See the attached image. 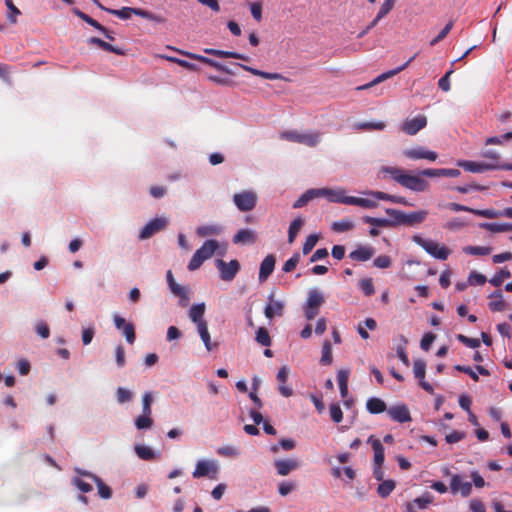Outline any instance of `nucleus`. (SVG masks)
Listing matches in <instances>:
<instances>
[{
	"instance_id": "f257e3e1",
	"label": "nucleus",
	"mask_w": 512,
	"mask_h": 512,
	"mask_svg": "<svg viewBox=\"0 0 512 512\" xmlns=\"http://www.w3.org/2000/svg\"><path fill=\"white\" fill-rule=\"evenodd\" d=\"M386 213L392 218V226L394 225H406L414 226L418 225L426 219L428 211L419 210L406 213L397 209L387 208Z\"/></svg>"
},
{
	"instance_id": "f03ea898",
	"label": "nucleus",
	"mask_w": 512,
	"mask_h": 512,
	"mask_svg": "<svg viewBox=\"0 0 512 512\" xmlns=\"http://www.w3.org/2000/svg\"><path fill=\"white\" fill-rule=\"evenodd\" d=\"M218 248V242L210 239L204 242V244L196 250L192 256L188 269L190 271L197 270L205 260L210 259Z\"/></svg>"
},
{
	"instance_id": "7ed1b4c3",
	"label": "nucleus",
	"mask_w": 512,
	"mask_h": 512,
	"mask_svg": "<svg viewBox=\"0 0 512 512\" xmlns=\"http://www.w3.org/2000/svg\"><path fill=\"white\" fill-rule=\"evenodd\" d=\"M413 241L421 246L428 254L439 260H446L450 255V250L445 245H440L433 240H427L419 235L413 236Z\"/></svg>"
},
{
	"instance_id": "20e7f679",
	"label": "nucleus",
	"mask_w": 512,
	"mask_h": 512,
	"mask_svg": "<svg viewBox=\"0 0 512 512\" xmlns=\"http://www.w3.org/2000/svg\"><path fill=\"white\" fill-rule=\"evenodd\" d=\"M280 137L284 140L304 144L308 147H315L320 141L319 132L299 133L297 131L290 130L282 132Z\"/></svg>"
},
{
	"instance_id": "39448f33",
	"label": "nucleus",
	"mask_w": 512,
	"mask_h": 512,
	"mask_svg": "<svg viewBox=\"0 0 512 512\" xmlns=\"http://www.w3.org/2000/svg\"><path fill=\"white\" fill-rule=\"evenodd\" d=\"M324 303V297L322 293L316 289H312L308 293L307 302L305 305V317L307 320L314 319L318 313L319 308Z\"/></svg>"
},
{
	"instance_id": "423d86ee",
	"label": "nucleus",
	"mask_w": 512,
	"mask_h": 512,
	"mask_svg": "<svg viewBox=\"0 0 512 512\" xmlns=\"http://www.w3.org/2000/svg\"><path fill=\"white\" fill-rule=\"evenodd\" d=\"M398 183L415 192H423L429 188V182L420 175H412L406 172L403 176H400Z\"/></svg>"
},
{
	"instance_id": "0eeeda50",
	"label": "nucleus",
	"mask_w": 512,
	"mask_h": 512,
	"mask_svg": "<svg viewBox=\"0 0 512 512\" xmlns=\"http://www.w3.org/2000/svg\"><path fill=\"white\" fill-rule=\"evenodd\" d=\"M219 471V467L216 461L214 460H200L197 462L195 466V470L193 471L194 478H202L209 477L211 479H216Z\"/></svg>"
},
{
	"instance_id": "6e6552de",
	"label": "nucleus",
	"mask_w": 512,
	"mask_h": 512,
	"mask_svg": "<svg viewBox=\"0 0 512 512\" xmlns=\"http://www.w3.org/2000/svg\"><path fill=\"white\" fill-rule=\"evenodd\" d=\"M233 201L240 211H251L257 203V195L255 192L245 190L233 196Z\"/></svg>"
},
{
	"instance_id": "1a4fd4ad",
	"label": "nucleus",
	"mask_w": 512,
	"mask_h": 512,
	"mask_svg": "<svg viewBox=\"0 0 512 512\" xmlns=\"http://www.w3.org/2000/svg\"><path fill=\"white\" fill-rule=\"evenodd\" d=\"M216 267L220 271L221 279L227 282L232 281L240 270V264L235 259L228 263L222 259H218L216 260Z\"/></svg>"
},
{
	"instance_id": "9d476101",
	"label": "nucleus",
	"mask_w": 512,
	"mask_h": 512,
	"mask_svg": "<svg viewBox=\"0 0 512 512\" xmlns=\"http://www.w3.org/2000/svg\"><path fill=\"white\" fill-rule=\"evenodd\" d=\"M457 166L463 168L465 171H469V172H473V173H482L485 171L500 168V166L498 164L486 163V162H475V161H468V160L457 161Z\"/></svg>"
},
{
	"instance_id": "9b49d317",
	"label": "nucleus",
	"mask_w": 512,
	"mask_h": 512,
	"mask_svg": "<svg viewBox=\"0 0 512 512\" xmlns=\"http://www.w3.org/2000/svg\"><path fill=\"white\" fill-rule=\"evenodd\" d=\"M175 51H177L179 54L181 55H184L190 59H193V60H197L199 62H202L204 64H207L221 72H224V73H227V74H230V75H233L234 73L228 68L226 67L225 65L211 59V58H208V57H205V56H202V55H199V54H195V53H191V52H187V51H183V50H179V49H175Z\"/></svg>"
},
{
	"instance_id": "f8f14e48",
	"label": "nucleus",
	"mask_w": 512,
	"mask_h": 512,
	"mask_svg": "<svg viewBox=\"0 0 512 512\" xmlns=\"http://www.w3.org/2000/svg\"><path fill=\"white\" fill-rule=\"evenodd\" d=\"M427 125V118L424 115H418L412 119H406L401 130L407 135H415Z\"/></svg>"
},
{
	"instance_id": "ddd939ff",
	"label": "nucleus",
	"mask_w": 512,
	"mask_h": 512,
	"mask_svg": "<svg viewBox=\"0 0 512 512\" xmlns=\"http://www.w3.org/2000/svg\"><path fill=\"white\" fill-rule=\"evenodd\" d=\"M166 218H155L147 223L140 231L139 238L142 240L148 239L155 233L163 230L167 225Z\"/></svg>"
},
{
	"instance_id": "4468645a",
	"label": "nucleus",
	"mask_w": 512,
	"mask_h": 512,
	"mask_svg": "<svg viewBox=\"0 0 512 512\" xmlns=\"http://www.w3.org/2000/svg\"><path fill=\"white\" fill-rule=\"evenodd\" d=\"M413 373L415 378L419 380V385L428 393L433 394L432 385L424 380L426 374V362L422 359H416L413 363Z\"/></svg>"
},
{
	"instance_id": "2eb2a0df",
	"label": "nucleus",
	"mask_w": 512,
	"mask_h": 512,
	"mask_svg": "<svg viewBox=\"0 0 512 512\" xmlns=\"http://www.w3.org/2000/svg\"><path fill=\"white\" fill-rule=\"evenodd\" d=\"M451 493H460L463 497H468L472 492V484L468 481H464L458 474L452 475L450 481Z\"/></svg>"
},
{
	"instance_id": "dca6fc26",
	"label": "nucleus",
	"mask_w": 512,
	"mask_h": 512,
	"mask_svg": "<svg viewBox=\"0 0 512 512\" xmlns=\"http://www.w3.org/2000/svg\"><path fill=\"white\" fill-rule=\"evenodd\" d=\"M416 57V55L412 56L407 62H405L403 65L393 69V70H389L385 73H382L380 74L379 76H377L374 80H372L370 83L368 84H365V85H362V86H359L357 88V90H365V89H368V88H371L373 86H375L376 84L390 78V77H393L394 75L400 73L401 71H403L406 67H408V65L414 60V58Z\"/></svg>"
},
{
	"instance_id": "f3484780",
	"label": "nucleus",
	"mask_w": 512,
	"mask_h": 512,
	"mask_svg": "<svg viewBox=\"0 0 512 512\" xmlns=\"http://www.w3.org/2000/svg\"><path fill=\"white\" fill-rule=\"evenodd\" d=\"M403 154L412 160L426 159L429 161H435L438 157L436 152L425 150L422 147L407 149L403 152Z\"/></svg>"
},
{
	"instance_id": "a211bd4d",
	"label": "nucleus",
	"mask_w": 512,
	"mask_h": 512,
	"mask_svg": "<svg viewBox=\"0 0 512 512\" xmlns=\"http://www.w3.org/2000/svg\"><path fill=\"white\" fill-rule=\"evenodd\" d=\"M269 303L266 305L264 314L268 319L275 316H282L284 311V303L279 300H274V294L271 293L268 297Z\"/></svg>"
},
{
	"instance_id": "6ab92c4d",
	"label": "nucleus",
	"mask_w": 512,
	"mask_h": 512,
	"mask_svg": "<svg viewBox=\"0 0 512 512\" xmlns=\"http://www.w3.org/2000/svg\"><path fill=\"white\" fill-rule=\"evenodd\" d=\"M276 259L274 255H267L260 264L259 270V282H265L267 278L272 274L275 267Z\"/></svg>"
},
{
	"instance_id": "aec40b11",
	"label": "nucleus",
	"mask_w": 512,
	"mask_h": 512,
	"mask_svg": "<svg viewBox=\"0 0 512 512\" xmlns=\"http://www.w3.org/2000/svg\"><path fill=\"white\" fill-rule=\"evenodd\" d=\"M388 414L393 420L399 423L411 421L410 412L405 405H398L389 408Z\"/></svg>"
},
{
	"instance_id": "412c9836",
	"label": "nucleus",
	"mask_w": 512,
	"mask_h": 512,
	"mask_svg": "<svg viewBox=\"0 0 512 512\" xmlns=\"http://www.w3.org/2000/svg\"><path fill=\"white\" fill-rule=\"evenodd\" d=\"M365 194L372 196L376 200H385L393 203H398L406 206H412L404 197L390 195L381 191H368Z\"/></svg>"
},
{
	"instance_id": "4be33fe9",
	"label": "nucleus",
	"mask_w": 512,
	"mask_h": 512,
	"mask_svg": "<svg viewBox=\"0 0 512 512\" xmlns=\"http://www.w3.org/2000/svg\"><path fill=\"white\" fill-rule=\"evenodd\" d=\"M461 172L458 169H424L420 172V175L428 176V177H452L456 178L460 176Z\"/></svg>"
},
{
	"instance_id": "5701e85b",
	"label": "nucleus",
	"mask_w": 512,
	"mask_h": 512,
	"mask_svg": "<svg viewBox=\"0 0 512 512\" xmlns=\"http://www.w3.org/2000/svg\"><path fill=\"white\" fill-rule=\"evenodd\" d=\"M274 465L280 476H286L291 471L296 470L299 467L298 461L294 459L276 460Z\"/></svg>"
},
{
	"instance_id": "b1692460",
	"label": "nucleus",
	"mask_w": 512,
	"mask_h": 512,
	"mask_svg": "<svg viewBox=\"0 0 512 512\" xmlns=\"http://www.w3.org/2000/svg\"><path fill=\"white\" fill-rule=\"evenodd\" d=\"M288 374H289V369L286 366L281 367L277 373V380L280 383L279 391L285 397H290L293 395L292 388L286 386Z\"/></svg>"
},
{
	"instance_id": "393cba45",
	"label": "nucleus",
	"mask_w": 512,
	"mask_h": 512,
	"mask_svg": "<svg viewBox=\"0 0 512 512\" xmlns=\"http://www.w3.org/2000/svg\"><path fill=\"white\" fill-rule=\"evenodd\" d=\"M375 253L373 247L370 246H358L353 252L349 254V257L355 261H367Z\"/></svg>"
},
{
	"instance_id": "a878e982",
	"label": "nucleus",
	"mask_w": 512,
	"mask_h": 512,
	"mask_svg": "<svg viewBox=\"0 0 512 512\" xmlns=\"http://www.w3.org/2000/svg\"><path fill=\"white\" fill-rule=\"evenodd\" d=\"M236 65L241 67L243 70L251 73L252 75L259 76V77H262L264 79H269V80L285 79L283 77V75H281L280 73H271V72L261 71V70H258L256 68H253V67L241 64V63H236Z\"/></svg>"
},
{
	"instance_id": "bb28decb",
	"label": "nucleus",
	"mask_w": 512,
	"mask_h": 512,
	"mask_svg": "<svg viewBox=\"0 0 512 512\" xmlns=\"http://www.w3.org/2000/svg\"><path fill=\"white\" fill-rule=\"evenodd\" d=\"M206 54L214 55L220 58H234L244 61H249V57L233 51H224L219 49L206 48L204 49Z\"/></svg>"
},
{
	"instance_id": "cd10ccee",
	"label": "nucleus",
	"mask_w": 512,
	"mask_h": 512,
	"mask_svg": "<svg viewBox=\"0 0 512 512\" xmlns=\"http://www.w3.org/2000/svg\"><path fill=\"white\" fill-rule=\"evenodd\" d=\"M83 475L89 477L92 481H94L98 488V494L103 499H109L112 496V490L109 486H107L98 476L91 473H83Z\"/></svg>"
},
{
	"instance_id": "c85d7f7f",
	"label": "nucleus",
	"mask_w": 512,
	"mask_h": 512,
	"mask_svg": "<svg viewBox=\"0 0 512 512\" xmlns=\"http://www.w3.org/2000/svg\"><path fill=\"white\" fill-rule=\"evenodd\" d=\"M256 241V235L252 230L241 229L233 237L235 244H251Z\"/></svg>"
},
{
	"instance_id": "c756f323",
	"label": "nucleus",
	"mask_w": 512,
	"mask_h": 512,
	"mask_svg": "<svg viewBox=\"0 0 512 512\" xmlns=\"http://www.w3.org/2000/svg\"><path fill=\"white\" fill-rule=\"evenodd\" d=\"M368 443H371L374 450V464L382 465L384 462V447L380 440L375 439L373 436L368 438Z\"/></svg>"
},
{
	"instance_id": "7c9ffc66",
	"label": "nucleus",
	"mask_w": 512,
	"mask_h": 512,
	"mask_svg": "<svg viewBox=\"0 0 512 512\" xmlns=\"http://www.w3.org/2000/svg\"><path fill=\"white\" fill-rule=\"evenodd\" d=\"M366 408L371 414H380L387 410L386 403L377 397H371L366 402Z\"/></svg>"
},
{
	"instance_id": "2f4dec72",
	"label": "nucleus",
	"mask_w": 512,
	"mask_h": 512,
	"mask_svg": "<svg viewBox=\"0 0 512 512\" xmlns=\"http://www.w3.org/2000/svg\"><path fill=\"white\" fill-rule=\"evenodd\" d=\"M197 330H198V333L206 347V349L208 351H211L213 350L214 348H216L218 346L217 343H212L211 342V338H210V333L208 331V325H207V322H204V323H200L197 325Z\"/></svg>"
},
{
	"instance_id": "473e14b6",
	"label": "nucleus",
	"mask_w": 512,
	"mask_h": 512,
	"mask_svg": "<svg viewBox=\"0 0 512 512\" xmlns=\"http://www.w3.org/2000/svg\"><path fill=\"white\" fill-rule=\"evenodd\" d=\"M170 290L171 292L176 295L177 297H179V304L182 306V307H185L188 305L189 303V291L186 287H183L181 286L180 284L178 283H174L171 287H170Z\"/></svg>"
},
{
	"instance_id": "72a5a7b5",
	"label": "nucleus",
	"mask_w": 512,
	"mask_h": 512,
	"mask_svg": "<svg viewBox=\"0 0 512 512\" xmlns=\"http://www.w3.org/2000/svg\"><path fill=\"white\" fill-rule=\"evenodd\" d=\"M205 309H206L205 303H199V304L193 305L189 311V318L191 319V321L194 322L196 325L206 322L203 319Z\"/></svg>"
},
{
	"instance_id": "f704fd0d",
	"label": "nucleus",
	"mask_w": 512,
	"mask_h": 512,
	"mask_svg": "<svg viewBox=\"0 0 512 512\" xmlns=\"http://www.w3.org/2000/svg\"><path fill=\"white\" fill-rule=\"evenodd\" d=\"M347 205H356L362 208L371 209L377 207V202L369 198L350 196L347 201Z\"/></svg>"
},
{
	"instance_id": "c9c22d12",
	"label": "nucleus",
	"mask_w": 512,
	"mask_h": 512,
	"mask_svg": "<svg viewBox=\"0 0 512 512\" xmlns=\"http://www.w3.org/2000/svg\"><path fill=\"white\" fill-rule=\"evenodd\" d=\"M88 42L91 43V44L97 45L102 50H105V51H108V52H112V53H115L117 55H124V52L120 48L114 47L113 45L103 41L100 38L91 37L88 40Z\"/></svg>"
},
{
	"instance_id": "e433bc0d",
	"label": "nucleus",
	"mask_w": 512,
	"mask_h": 512,
	"mask_svg": "<svg viewBox=\"0 0 512 512\" xmlns=\"http://www.w3.org/2000/svg\"><path fill=\"white\" fill-rule=\"evenodd\" d=\"M303 225H304V220L301 217H298L291 222L289 229H288V242L290 244H292L295 241V239H296L299 231L302 229Z\"/></svg>"
},
{
	"instance_id": "4c0bfd02",
	"label": "nucleus",
	"mask_w": 512,
	"mask_h": 512,
	"mask_svg": "<svg viewBox=\"0 0 512 512\" xmlns=\"http://www.w3.org/2000/svg\"><path fill=\"white\" fill-rule=\"evenodd\" d=\"M480 227L493 233L512 231L511 223H481Z\"/></svg>"
},
{
	"instance_id": "58836bf2",
	"label": "nucleus",
	"mask_w": 512,
	"mask_h": 512,
	"mask_svg": "<svg viewBox=\"0 0 512 512\" xmlns=\"http://www.w3.org/2000/svg\"><path fill=\"white\" fill-rule=\"evenodd\" d=\"M134 449L137 456L142 460L149 461L156 458V453L149 446L138 444Z\"/></svg>"
},
{
	"instance_id": "ea45409f",
	"label": "nucleus",
	"mask_w": 512,
	"mask_h": 512,
	"mask_svg": "<svg viewBox=\"0 0 512 512\" xmlns=\"http://www.w3.org/2000/svg\"><path fill=\"white\" fill-rule=\"evenodd\" d=\"M395 486L396 484L394 480H382V483L377 488V493L381 498H386L395 489Z\"/></svg>"
},
{
	"instance_id": "a19ab883",
	"label": "nucleus",
	"mask_w": 512,
	"mask_h": 512,
	"mask_svg": "<svg viewBox=\"0 0 512 512\" xmlns=\"http://www.w3.org/2000/svg\"><path fill=\"white\" fill-rule=\"evenodd\" d=\"M349 197L345 195L344 189H330L328 200L334 203L347 204Z\"/></svg>"
},
{
	"instance_id": "79ce46f5",
	"label": "nucleus",
	"mask_w": 512,
	"mask_h": 512,
	"mask_svg": "<svg viewBox=\"0 0 512 512\" xmlns=\"http://www.w3.org/2000/svg\"><path fill=\"white\" fill-rule=\"evenodd\" d=\"M492 251L491 247L483 246H466L463 248V252L468 255L485 256L489 255Z\"/></svg>"
},
{
	"instance_id": "37998d69",
	"label": "nucleus",
	"mask_w": 512,
	"mask_h": 512,
	"mask_svg": "<svg viewBox=\"0 0 512 512\" xmlns=\"http://www.w3.org/2000/svg\"><path fill=\"white\" fill-rule=\"evenodd\" d=\"M332 359V346L331 343L328 340H326L324 341L322 346V356L320 359V363L322 365H329L332 363Z\"/></svg>"
},
{
	"instance_id": "c03bdc74",
	"label": "nucleus",
	"mask_w": 512,
	"mask_h": 512,
	"mask_svg": "<svg viewBox=\"0 0 512 512\" xmlns=\"http://www.w3.org/2000/svg\"><path fill=\"white\" fill-rule=\"evenodd\" d=\"M139 8H130V7H123L119 10L114 9H105L107 12L118 16L121 19H128L131 17L132 14L136 15V11H138Z\"/></svg>"
},
{
	"instance_id": "a18cd8bd",
	"label": "nucleus",
	"mask_w": 512,
	"mask_h": 512,
	"mask_svg": "<svg viewBox=\"0 0 512 512\" xmlns=\"http://www.w3.org/2000/svg\"><path fill=\"white\" fill-rule=\"evenodd\" d=\"M153 425V420L149 414H142L135 420V426L138 430L149 429Z\"/></svg>"
},
{
	"instance_id": "49530a36",
	"label": "nucleus",
	"mask_w": 512,
	"mask_h": 512,
	"mask_svg": "<svg viewBox=\"0 0 512 512\" xmlns=\"http://www.w3.org/2000/svg\"><path fill=\"white\" fill-rule=\"evenodd\" d=\"M221 232V228L216 225H206L197 228V234L201 237L218 235Z\"/></svg>"
},
{
	"instance_id": "de8ad7c7",
	"label": "nucleus",
	"mask_w": 512,
	"mask_h": 512,
	"mask_svg": "<svg viewBox=\"0 0 512 512\" xmlns=\"http://www.w3.org/2000/svg\"><path fill=\"white\" fill-rule=\"evenodd\" d=\"M256 341L262 345V346H270L271 345V338H270V335L268 333V331L266 330V328L264 327H259L257 332H256Z\"/></svg>"
},
{
	"instance_id": "09e8293b",
	"label": "nucleus",
	"mask_w": 512,
	"mask_h": 512,
	"mask_svg": "<svg viewBox=\"0 0 512 512\" xmlns=\"http://www.w3.org/2000/svg\"><path fill=\"white\" fill-rule=\"evenodd\" d=\"M354 228V223L350 220H341L332 224V230L337 233L346 232Z\"/></svg>"
},
{
	"instance_id": "8fccbe9b",
	"label": "nucleus",
	"mask_w": 512,
	"mask_h": 512,
	"mask_svg": "<svg viewBox=\"0 0 512 512\" xmlns=\"http://www.w3.org/2000/svg\"><path fill=\"white\" fill-rule=\"evenodd\" d=\"M5 5L8 8L7 18L12 23L17 22V16L21 14L20 10L14 5L12 0H5Z\"/></svg>"
},
{
	"instance_id": "3c124183",
	"label": "nucleus",
	"mask_w": 512,
	"mask_h": 512,
	"mask_svg": "<svg viewBox=\"0 0 512 512\" xmlns=\"http://www.w3.org/2000/svg\"><path fill=\"white\" fill-rule=\"evenodd\" d=\"M511 277V273L508 269H501L499 273L495 274L490 280L489 282L493 285V286H500L503 281L505 279H508Z\"/></svg>"
},
{
	"instance_id": "603ef678",
	"label": "nucleus",
	"mask_w": 512,
	"mask_h": 512,
	"mask_svg": "<svg viewBox=\"0 0 512 512\" xmlns=\"http://www.w3.org/2000/svg\"><path fill=\"white\" fill-rule=\"evenodd\" d=\"M136 15L140 16L142 18L154 21L156 23H164L166 21L165 17H163L161 15L153 14L149 11H146V10H143L140 8L138 9V11H136Z\"/></svg>"
},
{
	"instance_id": "864d4df0",
	"label": "nucleus",
	"mask_w": 512,
	"mask_h": 512,
	"mask_svg": "<svg viewBox=\"0 0 512 512\" xmlns=\"http://www.w3.org/2000/svg\"><path fill=\"white\" fill-rule=\"evenodd\" d=\"M471 213L481 216V217L488 218V219L502 217L501 211H497L494 209H484V210L474 209V210H471Z\"/></svg>"
},
{
	"instance_id": "5fc2aeb1",
	"label": "nucleus",
	"mask_w": 512,
	"mask_h": 512,
	"mask_svg": "<svg viewBox=\"0 0 512 512\" xmlns=\"http://www.w3.org/2000/svg\"><path fill=\"white\" fill-rule=\"evenodd\" d=\"M318 240H319L318 235H316V234L309 235L303 244V248H302L303 254L304 255L309 254L313 250L315 245L317 244Z\"/></svg>"
},
{
	"instance_id": "6e6d98bb",
	"label": "nucleus",
	"mask_w": 512,
	"mask_h": 512,
	"mask_svg": "<svg viewBox=\"0 0 512 512\" xmlns=\"http://www.w3.org/2000/svg\"><path fill=\"white\" fill-rule=\"evenodd\" d=\"M386 127L385 122H362L357 124L359 130H383Z\"/></svg>"
},
{
	"instance_id": "4d7b16f0",
	"label": "nucleus",
	"mask_w": 512,
	"mask_h": 512,
	"mask_svg": "<svg viewBox=\"0 0 512 512\" xmlns=\"http://www.w3.org/2000/svg\"><path fill=\"white\" fill-rule=\"evenodd\" d=\"M453 25H454V22L452 20L449 21L445 25V27L439 32V34L434 39H432L430 41V45L434 46L437 43H439L440 41H442L447 36V34L451 31V29L453 28Z\"/></svg>"
},
{
	"instance_id": "13d9d810",
	"label": "nucleus",
	"mask_w": 512,
	"mask_h": 512,
	"mask_svg": "<svg viewBox=\"0 0 512 512\" xmlns=\"http://www.w3.org/2000/svg\"><path fill=\"white\" fill-rule=\"evenodd\" d=\"M359 287L363 290L366 296L374 294V284L371 278H365L359 281Z\"/></svg>"
},
{
	"instance_id": "bf43d9fd",
	"label": "nucleus",
	"mask_w": 512,
	"mask_h": 512,
	"mask_svg": "<svg viewBox=\"0 0 512 512\" xmlns=\"http://www.w3.org/2000/svg\"><path fill=\"white\" fill-rule=\"evenodd\" d=\"M364 221L366 223H369L371 225L378 226V227L392 226V220H387V219H383V218H374V217L366 216L364 218Z\"/></svg>"
},
{
	"instance_id": "052dcab7",
	"label": "nucleus",
	"mask_w": 512,
	"mask_h": 512,
	"mask_svg": "<svg viewBox=\"0 0 512 512\" xmlns=\"http://www.w3.org/2000/svg\"><path fill=\"white\" fill-rule=\"evenodd\" d=\"M300 261V255L298 253L294 254L290 259H288L283 265V271L288 273L295 269L297 264Z\"/></svg>"
},
{
	"instance_id": "680f3d73",
	"label": "nucleus",
	"mask_w": 512,
	"mask_h": 512,
	"mask_svg": "<svg viewBox=\"0 0 512 512\" xmlns=\"http://www.w3.org/2000/svg\"><path fill=\"white\" fill-rule=\"evenodd\" d=\"M457 339L470 348H478L480 346V341L477 338H469L463 334L457 335Z\"/></svg>"
},
{
	"instance_id": "e2e57ef3",
	"label": "nucleus",
	"mask_w": 512,
	"mask_h": 512,
	"mask_svg": "<svg viewBox=\"0 0 512 512\" xmlns=\"http://www.w3.org/2000/svg\"><path fill=\"white\" fill-rule=\"evenodd\" d=\"M125 338H126V341L129 343V344H133L135 342V339H136V336H135V327L132 323H129L128 325H126L123 330H122Z\"/></svg>"
},
{
	"instance_id": "0e129e2a",
	"label": "nucleus",
	"mask_w": 512,
	"mask_h": 512,
	"mask_svg": "<svg viewBox=\"0 0 512 512\" xmlns=\"http://www.w3.org/2000/svg\"><path fill=\"white\" fill-rule=\"evenodd\" d=\"M330 416H331V419L335 422V423H339L342 421L343 419V413H342V410L340 408L339 405L337 404H331L330 405Z\"/></svg>"
},
{
	"instance_id": "69168bd1",
	"label": "nucleus",
	"mask_w": 512,
	"mask_h": 512,
	"mask_svg": "<svg viewBox=\"0 0 512 512\" xmlns=\"http://www.w3.org/2000/svg\"><path fill=\"white\" fill-rule=\"evenodd\" d=\"M153 397L151 392H146L142 397V411L144 414H151V404Z\"/></svg>"
},
{
	"instance_id": "338daca9",
	"label": "nucleus",
	"mask_w": 512,
	"mask_h": 512,
	"mask_svg": "<svg viewBox=\"0 0 512 512\" xmlns=\"http://www.w3.org/2000/svg\"><path fill=\"white\" fill-rule=\"evenodd\" d=\"M132 399V392L126 388L119 387L117 389V400L119 403L129 402Z\"/></svg>"
},
{
	"instance_id": "774afa93",
	"label": "nucleus",
	"mask_w": 512,
	"mask_h": 512,
	"mask_svg": "<svg viewBox=\"0 0 512 512\" xmlns=\"http://www.w3.org/2000/svg\"><path fill=\"white\" fill-rule=\"evenodd\" d=\"M218 454L221 455V456H225V457H235L239 454V451L236 447L234 446H224V447H220L218 450H217Z\"/></svg>"
}]
</instances>
